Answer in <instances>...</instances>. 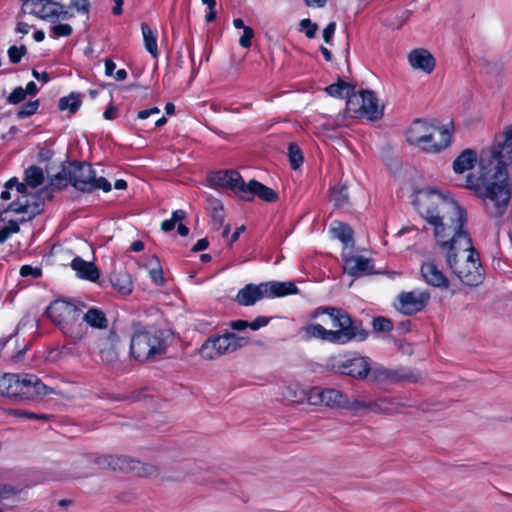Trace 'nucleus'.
I'll use <instances>...</instances> for the list:
<instances>
[{
  "instance_id": "1",
  "label": "nucleus",
  "mask_w": 512,
  "mask_h": 512,
  "mask_svg": "<svg viewBox=\"0 0 512 512\" xmlns=\"http://www.w3.org/2000/svg\"><path fill=\"white\" fill-rule=\"evenodd\" d=\"M512 163V126H508L493 147L482 150L479 156L480 177L469 175L466 187L475 190L483 199L487 214L500 219L512 196L507 166Z\"/></svg>"
},
{
  "instance_id": "2",
  "label": "nucleus",
  "mask_w": 512,
  "mask_h": 512,
  "mask_svg": "<svg viewBox=\"0 0 512 512\" xmlns=\"http://www.w3.org/2000/svg\"><path fill=\"white\" fill-rule=\"evenodd\" d=\"M414 205L419 214L434 227L437 243L463 229L464 210L452 198L434 189L417 192Z\"/></svg>"
},
{
  "instance_id": "3",
  "label": "nucleus",
  "mask_w": 512,
  "mask_h": 512,
  "mask_svg": "<svg viewBox=\"0 0 512 512\" xmlns=\"http://www.w3.org/2000/svg\"><path fill=\"white\" fill-rule=\"evenodd\" d=\"M451 272L470 287L480 285L485 278L478 252L467 231H460L437 243Z\"/></svg>"
},
{
  "instance_id": "4",
  "label": "nucleus",
  "mask_w": 512,
  "mask_h": 512,
  "mask_svg": "<svg viewBox=\"0 0 512 512\" xmlns=\"http://www.w3.org/2000/svg\"><path fill=\"white\" fill-rule=\"evenodd\" d=\"M323 314L329 316L335 330H328L321 324L311 323L303 328L305 339L316 338L333 344H346L352 340L364 341L368 337V332L344 310L335 307H319L314 311L313 317Z\"/></svg>"
},
{
  "instance_id": "5",
  "label": "nucleus",
  "mask_w": 512,
  "mask_h": 512,
  "mask_svg": "<svg viewBox=\"0 0 512 512\" xmlns=\"http://www.w3.org/2000/svg\"><path fill=\"white\" fill-rule=\"evenodd\" d=\"M29 188L26 182L21 183L14 177L5 183V189L0 196L2 200L14 197L5 212L21 215V222L29 221L39 215L44 206V199L40 195L29 192Z\"/></svg>"
},
{
  "instance_id": "6",
  "label": "nucleus",
  "mask_w": 512,
  "mask_h": 512,
  "mask_svg": "<svg viewBox=\"0 0 512 512\" xmlns=\"http://www.w3.org/2000/svg\"><path fill=\"white\" fill-rule=\"evenodd\" d=\"M46 313L65 336L74 340H80L85 336L86 327L82 321V311L76 305L56 300L48 306Z\"/></svg>"
},
{
  "instance_id": "7",
  "label": "nucleus",
  "mask_w": 512,
  "mask_h": 512,
  "mask_svg": "<svg viewBox=\"0 0 512 512\" xmlns=\"http://www.w3.org/2000/svg\"><path fill=\"white\" fill-rule=\"evenodd\" d=\"M44 385L36 375L5 373L0 375V395L31 400L47 394Z\"/></svg>"
},
{
  "instance_id": "8",
  "label": "nucleus",
  "mask_w": 512,
  "mask_h": 512,
  "mask_svg": "<svg viewBox=\"0 0 512 512\" xmlns=\"http://www.w3.org/2000/svg\"><path fill=\"white\" fill-rule=\"evenodd\" d=\"M298 288L291 281H269L256 284H247L240 289L235 301L241 306H252L264 298H277L297 294Z\"/></svg>"
},
{
  "instance_id": "9",
  "label": "nucleus",
  "mask_w": 512,
  "mask_h": 512,
  "mask_svg": "<svg viewBox=\"0 0 512 512\" xmlns=\"http://www.w3.org/2000/svg\"><path fill=\"white\" fill-rule=\"evenodd\" d=\"M64 177H68L69 183L81 192L91 193L101 189L104 192L111 190L110 182L104 177H96L92 166L86 162H73L66 170Z\"/></svg>"
},
{
  "instance_id": "10",
  "label": "nucleus",
  "mask_w": 512,
  "mask_h": 512,
  "mask_svg": "<svg viewBox=\"0 0 512 512\" xmlns=\"http://www.w3.org/2000/svg\"><path fill=\"white\" fill-rule=\"evenodd\" d=\"M130 351L138 361H147L163 355L166 344L161 333L142 331L133 335Z\"/></svg>"
},
{
  "instance_id": "11",
  "label": "nucleus",
  "mask_w": 512,
  "mask_h": 512,
  "mask_svg": "<svg viewBox=\"0 0 512 512\" xmlns=\"http://www.w3.org/2000/svg\"><path fill=\"white\" fill-rule=\"evenodd\" d=\"M96 463L103 468L133 472L142 477H154L160 472V468L156 465L143 463L124 455H106L98 458Z\"/></svg>"
},
{
  "instance_id": "12",
  "label": "nucleus",
  "mask_w": 512,
  "mask_h": 512,
  "mask_svg": "<svg viewBox=\"0 0 512 512\" xmlns=\"http://www.w3.org/2000/svg\"><path fill=\"white\" fill-rule=\"evenodd\" d=\"M24 12L50 23L74 17L64 4L53 0H32L30 7Z\"/></svg>"
},
{
  "instance_id": "13",
  "label": "nucleus",
  "mask_w": 512,
  "mask_h": 512,
  "mask_svg": "<svg viewBox=\"0 0 512 512\" xmlns=\"http://www.w3.org/2000/svg\"><path fill=\"white\" fill-rule=\"evenodd\" d=\"M347 110L360 113L370 120H378L383 115V109L379 107L375 94L370 90H362L353 94L346 102Z\"/></svg>"
},
{
  "instance_id": "14",
  "label": "nucleus",
  "mask_w": 512,
  "mask_h": 512,
  "mask_svg": "<svg viewBox=\"0 0 512 512\" xmlns=\"http://www.w3.org/2000/svg\"><path fill=\"white\" fill-rule=\"evenodd\" d=\"M430 297L431 295L428 290L401 292L397 296L394 307L400 313L411 316L422 311L427 306Z\"/></svg>"
},
{
  "instance_id": "15",
  "label": "nucleus",
  "mask_w": 512,
  "mask_h": 512,
  "mask_svg": "<svg viewBox=\"0 0 512 512\" xmlns=\"http://www.w3.org/2000/svg\"><path fill=\"white\" fill-rule=\"evenodd\" d=\"M209 184L214 188L230 189L237 197H240L244 180L236 170L217 171L209 176Z\"/></svg>"
},
{
  "instance_id": "16",
  "label": "nucleus",
  "mask_w": 512,
  "mask_h": 512,
  "mask_svg": "<svg viewBox=\"0 0 512 512\" xmlns=\"http://www.w3.org/2000/svg\"><path fill=\"white\" fill-rule=\"evenodd\" d=\"M370 370V359L363 356H356L353 358L345 359L339 362L336 366V371L338 373L350 376L358 380L366 379Z\"/></svg>"
},
{
  "instance_id": "17",
  "label": "nucleus",
  "mask_w": 512,
  "mask_h": 512,
  "mask_svg": "<svg viewBox=\"0 0 512 512\" xmlns=\"http://www.w3.org/2000/svg\"><path fill=\"white\" fill-rule=\"evenodd\" d=\"M309 401L314 405L323 404L343 408L344 405H347V395L333 388H313L309 394Z\"/></svg>"
},
{
  "instance_id": "18",
  "label": "nucleus",
  "mask_w": 512,
  "mask_h": 512,
  "mask_svg": "<svg viewBox=\"0 0 512 512\" xmlns=\"http://www.w3.org/2000/svg\"><path fill=\"white\" fill-rule=\"evenodd\" d=\"M204 359H216L224 354L231 353L227 333L208 338L199 350Z\"/></svg>"
},
{
  "instance_id": "19",
  "label": "nucleus",
  "mask_w": 512,
  "mask_h": 512,
  "mask_svg": "<svg viewBox=\"0 0 512 512\" xmlns=\"http://www.w3.org/2000/svg\"><path fill=\"white\" fill-rule=\"evenodd\" d=\"M240 191L239 198L246 201L253 200L255 196L266 202H274L277 199V193L273 189L256 180H250L248 183L244 182Z\"/></svg>"
},
{
  "instance_id": "20",
  "label": "nucleus",
  "mask_w": 512,
  "mask_h": 512,
  "mask_svg": "<svg viewBox=\"0 0 512 512\" xmlns=\"http://www.w3.org/2000/svg\"><path fill=\"white\" fill-rule=\"evenodd\" d=\"M434 125L424 120H415L406 131V139L412 144L422 147L423 143L433 138Z\"/></svg>"
},
{
  "instance_id": "21",
  "label": "nucleus",
  "mask_w": 512,
  "mask_h": 512,
  "mask_svg": "<svg viewBox=\"0 0 512 512\" xmlns=\"http://www.w3.org/2000/svg\"><path fill=\"white\" fill-rule=\"evenodd\" d=\"M452 131L448 127L434 125L433 138L423 143L421 149L429 153H439L451 144Z\"/></svg>"
},
{
  "instance_id": "22",
  "label": "nucleus",
  "mask_w": 512,
  "mask_h": 512,
  "mask_svg": "<svg viewBox=\"0 0 512 512\" xmlns=\"http://www.w3.org/2000/svg\"><path fill=\"white\" fill-rule=\"evenodd\" d=\"M343 269L345 273L354 277H361L374 273V267L371 260L361 255L345 257Z\"/></svg>"
},
{
  "instance_id": "23",
  "label": "nucleus",
  "mask_w": 512,
  "mask_h": 512,
  "mask_svg": "<svg viewBox=\"0 0 512 512\" xmlns=\"http://www.w3.org/2000/svg\"><path fill=\"white\" fill-rule=\"evenodd\" d=\"M421 275L430 286L441 289L449 288L448 278L434 261H427L422 264Z\"/></svg>"
},
{
  "instance_id": "24",
  "label": "nucleus",
  "mask_w": 512,
  "mask_h": 512,
  "mask_svg": "<svg viewBox=\"0 0 512 512\" xmlns=\"http://www.w3.org/2000/svg\"><path fill=\"white\" fill-rule=\"evenodd\" d=\"M408 59L414 69L422 70L428 74L431 73L435 67L434 57L425 49H415L411 51Z\"/></svg>"
},
{
  "instance_id": "25",
  "label": "nucleus",
  "mask_w": 512,
  "mask_h": 512,
  "mask_svg": "<svg viewBox=\"0 0 512 512\" xmlns=\"http://www.w3.org/2000/svg\"><path fill=\"white\" fill-rule=\"evenodd\" d=\"M71 268L76 271L79 278L89 281H96L99 278V271L92 262H87L81 257H75L71 262Z\"/></svg>"
},
{
  "instance_id": "26",
  "label": "nucleus",
  "mask_w": 512,
  "mask_h": 512,
  "mask_svg": "<svg viewBox=\"0 0 512 512\" xmlns=\"http://www.w3.org/2000/svg\"><path fill=\"white\" fill-rule=\"evenodd\" d=\"M477 162V153L472 149H466L453 161L452 167L456 174H462L471 170Z\"/></svg>"
},
{
  "instance_id": "27",
  "label": "nucleus",
  "mask_w": 512,
  "mask_h": 512,
  "mask_svg": "<svg viewBox=\"0 0 512 512\" xmlns=\"http://www.w3.org/2000/svg\"><path fill=\"white\" fill-rule=\"evenodd\" d=\"M81 317L84 323L94 329L107 330L108 328V319L100 309L90 308Z\"/></svg>"
},
{
  "instance_id": "28",
  "label": "nucleus",
  "mask_w": 512,
  "mask_h": 512,
  "mask_svg": "<svg viewBox=\"0 0 512 512\" xmlns=\"http://www.w3.org/2000/svg\"><path fill=\"white\" fill-rule=\"evenodd\" d=\"M384 403L385 401L365 402L358 399L350 400L347 397V405H344L343 408L352 411H358L360 409L367 408L375 412H392L395 410L393 407H384Z\"/></svg>"
},
{
  "instance_id": "29",
  "label": "nucleus",
  "mask_w": 512,
  "mask_h": 512,
  "mask_svg": "<svg viewBox=\"0 0 512 512\" xmlns=\"http://www.w3.org/2000/svg\"><path fill=\"white\" fill-rule=\"evenodd\" d=\"M370 380L375 383H391L398 379V374L394 370L382 366L372 367L369 372Z\"/></svg>"
},
{
  "instance_id": "30",
  "label": "nucleus",
  "mask_w": 512,
  "mask_h": 512,
  "mask_svg": "<svg viewBox=\"0 0 512 512\" xmlns=\"http://www.w3.org/2000/svg\"><path fill=\"white\" fill-rule=\"evenodd\" d=\"M141 30L145 49L152 55L153 58H157L159 55V51L157 46L156 33L146 23L141 24Z\"/></svg>"
},
{
  "instance_id": "31",
  "label": "nucleus",
  "mask_w": 512,
  "mask_h": 512,
  "mask_svg": "<svg viewBox=\"0 0 512 512\" xmlns=\"http://www.w3.org/2000/svg\"><path fill=\"white\" fill-rule=\"evenodd\" d=\"M325 91L328 95L340 99H344L346 97L349 99L353 94H355L354 87L342 80L327 86Z\"/></svg>"
},
{
  "instance_id": "32",
  "label": "nucleus",
  "mask_w": 512,
  "mask_h": 512,
  "mask_svg": "<svg viewBox=\"0 0 512 512\" xmlns=\"http://www.w3.org/2000/svg\"><path fill=\"white\" fill-rule=\"evenodd\" d=\"M111 283L115 289H117L122 294H129L132 291V280L128 273L126 272H114L111 275Z\"/></svg>"
},
{
  "instance_id": "33",
  "label": "nucleus",
  "mask_w": 512,
  "mask_h": 512,
  "mask_svg": "<svg viewBox=\"0 0 512 512\" xmlns=\"http://www.w3.org/2000/svg\"><path fill=\"white\" fill-rule=\"evenodd\" d=\"M24 181L31 188H37L44 182V173L42 168L38 166H30L24 172Z\"/></svg>"
},
{
  "instance_id": "34",
  "label": "nucleus",
  "mask_w": 512,
  "mask_h": 512,
  "mask_svg": "<svg viewBox=\"0 0 512 512\" xmlns=\"http://www.w3.org/2000/svg\"><path fill=\"white\" fill-rule=\"evenodd\" d=\"M331 232L335 238L339 239L344 244H348L353 239L351 227L342 222L334 221L331 224Z\"/></svg>"
},
{
  "instance_id": "35",
  "label": "nucleus",
  "mask_w": 512,
  "mask_h": 512,
  "mask_svg": "<svg viewBox=\"0 0 512 512\" xmlns=\"http://www.w3.org/2000/svg\"><path fill=\"white\" fill-rule=\"evenodd\" d=\"M80 105V95L77 93H71L69 96L60 98L58 107L62 111L68 110L73 114L79 109Z\"/></svg>"
},
{
  "instance_id": "36",
  "label": "nucleus",
  "mask_w": 512,
  "mask_h": 512,
  "mask_svg": "<svg viewBox=\"0 0 512 512\" xmlns=\"http://www.w3.org/2000/svg\"><path fill=\"white\" fill-rule=\"evenodd\" d=\"M148 264L150 266L149 275H150L152 281L156 285L163 284V282H164L163 270L160 265V261H159L158 257L155 255H152L148 260Z\"/></svg>"
},
{
  "instance_id": "37",
  "label": "nucleus",
  "mask_w": 512,
  "mask_h": 512,
  "mask_svg": "<svg viewBox=\"0 0 512 512\" xmlns=\"http://www.w3.org/2000/svg\"><path fill=\"white\" fill-rule=\"evenodd\" d=\"M118 340L119 339L117 333L113 329H111L100 335L97 347L99 351H101L104 348H114L118 343Z\"/></svg>"
},
{
  "instance_id": "38",
  "label": "nucleus",
  "mask_w": 512,
  "mask_h": 512,
  "mask_svg": "<svg viewBox=\"0 0 512 512\" xmlns=\"http://www.w3.org/2000/svg\"><path fill=\"white\" fill-rule=\"evenodd\" d=\"M288 158L292 169H298L303 163V154L301 149L295 143H290L288 147Z\"/></svg>"
},
{
  "instance_id": "39",
  "label": "nucleus",
  "mask_w": 512,
  "mask_h": 512,
  "mask_svg": "<svg viewBox=\"0 0 512 512\" xmlns=\"http://www.w3.org/2000/svg\"><path fill=\"white\" fill-rule=\"evenodd\" d=\"M226 333L228 336L231 353L247 346L250 342V338L248 336H240L234 332L229 331H226Z\"/></svg>"
},
{
  "instance_id": "40",
  "label": "nucleus",
  "mask_w": 512,
  "mask_h": 512,
  "mask_svg": "<svg viewBox=\"0 0 512 512\" xmlns=\"http://www.w3.org/2000/svg\"><path fill=\"white\" fill-rule=\"evenodd\" d=\"M331 197L334 205L338 208H342L348 203V193L344 186L340 188H333Z\"/></svg>"
},
{
  "instance_id": "41",
  "label": "nucleus",
  "mask_w": 512,
  "mask_h": 512,
  "mask_svg": "<svg viewBox=\"0 0 512 512\" xmlns=\"http://www.w3.org/2000/svg\"><path fill=\"white\" fill-rule=\"evenodd\" d=\"M19 223L16 220L8 221L0 229V243H4L12 234L19 232Z\"/></svg>"
},
{
  "instance_id": "42",
  "label": "nucleus",
  "mask_w": 512,
  "mask_h": 512,
  "mask_svg": "<svg viewBox=\"0 0 512 512\" xmlns=\"http://www.w3.org/2000/svg\"><path fill=\"white\" fill-rule=\"evenodd\" d=\"M211 218L216 228L223 225L225 220V212L223 206L219 202H215L211 207Z\"/></svg>"
},
{
  "instance_id": "43",
  "label": "nucleus",
  "mask_w": 512,
  "mask_h": 512,
  "mask_svg": "<svg viewBox=\"0 0 512 512\" xmlns=\"http://www.w3.org/2000/svg\"><path fill=\"white\" fill-rule=\"evenodd\" d=\"M372 327L376 332H390L394 326L390 319L379 316L372 320Z\"/></svg>"
},
{
  "instance_id": "44",
  "label": "nucleus",
  "mask_w": 512,
  "mask_h": 512,
  "mask_svg": "<svg viewBox=\"0 0 512 512\" xmlns=\"http://www.w3.org/2000/svg\"><path fill=\"white\" fill-rule=\"evenodd\" d=\"M205 464L202 461L187 460L181 464V469L187 474H198L205 470Z\"/></svg>"
},
{
  "instance_id": "45",
  "label": "nucleus",
  "mask_w": 512,
  "mask_h": 512,
  "mask_svg": "<svg viewBox=\"0 0 512 512\" xmlns=\"http://www.w3.org/2000/svg\"><path fill=\"white\" fill-rule=\"evenodd\" d=\"M39 107V100L29 101L18 109L16 116L19 119L33 115Z\"/></svg>"
},
{
  "instance_id": "46",
  "label": "nucleus",
  "mask_w": 512,
  "mask_h": 512,
  "mask_svg": "<svg viewBox=\"0 0 512 512\" xmlns=\"http://www.w3.org/2000/svg\"><path fill=\"white\" fill-rule=\"evenodd\" d=\"M50 32L54 38L68 37L73 33V28L70 24L60 23L52 26Z\"/></svg>"
},
{
  "instance_id": "47",
  "label": "nucleus",
  "mask_w": 512,
  "mask_h": 512,
  "mask_svg": "<svg viewBox=\"0 0 512 512\" xmlns=\"http://www.w3.org/2000/svg\"><path fill=\"white\" fill-rule=\"evenodd\" d=\"M27 53V49L24 45L20 47L11 46L8 49L9 60L13 64H17L21 61L22 57Z\"/></svg>"
},
{
  "instance_id": "48",
  "label": "nucleus",
  "mask_w": 512,
  "mask_h": 512,
  "mask_svg": "<svg viewBox=\"0 0 512 512\" xmlns=\"http://www.w3.org/2000/svg\"><path fill=\"white\" fill-rule=\"evenodd\" d=\"M26 91H24V88L22 87H16L11 93L10 95L8 96L7 98V102L9 104H13V105H16V104H19L21 102H23L26 98Z\"/></svg>"
},
{
  "instance_id": "49",
  "label": "nucleus",
  "mask_w": 512,
  "mask_h": 512,
  "mask_svg": "<svg viewBox=\"0 0 512 512\" xmlns=\"http://www.w3.org/2000/svg\"><path fill=\"white\" fill-rule=\"evenodd\" d=\"M68 7L75 9L78 13L88 14L90 2L89 0H71Z\"/></svg>"
},
{
  "instance_id": "50",
  "label": "nucleus",
  "mask_w": 512,
  "mask_h": 512,
  "mask_svg": "<svg viewBox=\"0 0 512 512\" xmlns=\"http://www.w3.org/2000/svg\"><path fill=\"white\" fill-rule=\"evenodd\" d=\"M301 29L305 32V35L308 38H313L316 34V31L318 29L317 24L312 23L310 19H302L300 21Z\"/></svg>"
},
{
  "instance_id": "51",
  "label": "nucleus",
  "mask_w": 512,
  "mask_h": 512,
  "mask_svg": "<svg viewBox=\"0 0 512 512\" xmlns=\"http://www.w3.org/2000/svg\"><path fill=\"white\" fill-rule=\"evenodd\" d=\"M20 275L22 277L31 276L32 278H38L42 275V270L40 267H33L31 265H23L20 268Z\"/></svg>"
},
{
  "instance_id": "52",
  "label": "nucleus",
  "mask_w": 512,
  "mask_h": 512,
  "mask_svg": "<svg viewBox=\"0 0 512 512\" xmlns=\"http://www.w3.org/2000/svg\"><path fill=\"white\" fill-rule=\"evenodd\" d=\"M254 37V31L251 27H244L243 34L239 39V44L243 48H249L251 46V40Z\"/></svg>"
},
{
  "instance_id": "53",
  "label": "nucleus",
  "mask_w": 512,
  "mask_h": 512,
  "mask_svg": "<svg viewBox=\"0 0 512 512\" xmlns=\"http://www.w3.org/2000/svg\"><path fill=\"white\" fill-rule=\"evenodd\" d=\"M100 357L105 363H114L117 360V353L114 348H104L99 351Z\"/></svg>"
},
{
  "instance_id": "54",
  "label": "nucleus",
  "mask_w": 512,
  "mask_h": 512,
  "mask_svg": "<svg viewBox=\"0 0 512 512\" xmlns=\"http://www.w3.org/2000/svg\"><path fill=\"white\" fill-rule=\"evenodd\" d=\"M335 30H336V23L335 22H330L325 27V29L323 30V39H324L325 43L331 44L333 36H334V33H335Z\"/></svg>"
},
{
  "instance_id": "55",
  "label": "nucleus",
  "mask_w": 512,
  "mask_h": 512,
  "mask_svg": "<svg viewBox=\"0 0 512 512\" xmlns=\"http://www.w3.org/2000/svg\"><path fill=\"white\" fill-rule=\"evenodd\" d=\"M269 321L270 318L268 317L258 316L255 320L249 322V328L252 329L253 331H256L261 327H265L266 325H268Z\"/></svg>"
},
{
  "instance_id": "56",
  "label": "nucleus",
  "mask_w": 512,
  "mask_h": 512,
  "mask_svg": "<svg viewBox=\"0 0 512 512\" xmlns=\"http://www.w3.org/2000/svg\"><path fill=\"white\" fill-rule=\"evenodd\" d=\"M378 401H385L383 404L384 407H393L395 408L394 411L391 413H395L399 411V408L403 406V404L400 402L398 398H381Z\"/></svg>"
},
{
  "instance_id": "57",
  "label": "nucleus",
  "mask_w": 512,
  "mask_h": 512,
  "mask_svg": "<svg viewBox=\"0 0 512 512\" xmlns=\"http://www.w3.org/2000/svg\"><path fill=\"white\" fill-rule=\"evenodd\" d=\"M13 414L18 417H25L28 419H46L45 415H39L32 412H25L21 410H15L13 411Z\"/></svg>"
},
{
  "instance_id": "58",
  "label": "nucleus",
  "mask_w": 512,
  "mask_h": 512,
  "mask_svg": "<svg viewBox=\"0 0 512 512\" xmlns=\"http://www.w3.org/2000/svg\"><path fill=\"white\" fill-rule=\"evenodd\" d=\"M230 327L233 330L243 331L249 327V322L246 320H235V321L230 322Z\"/></svg>"
},
{
  "instance_id": "59",
  "label": "nucleus",
  "mask_w": 512,
  "mask_h": 512,
  "mask_svg": "<svg viewBox=\"0 0 512 512\" xmlns=\"http://www.w3.org/2000/svg\"><path fill=\"white\" fill-rule=\"evenodd\" d=\"M160 113V109L157 108V107H153V108H150V109H145V110H141L138 112V118L139 119H147L149 116L153 115V114H159Z\"/></svg>"
},
{
  "instance_id": "60",
  "label": "nucleus",
  "mask_w": 512,
  "mask_h": 512,
  "mask_svg": "<svg viewBox=\"0 0 512 512\" xmlns=\"http://www.w3.org/2000/svg\"><path fill=\"white\" fill-rule=\"evenodd\" d=\"M209 246V241L206 238L199 239L196 244L193 246V252H199L207 249Z\"/></svg>"
},
{
  "instance_id": "61",
  "label": "nucleus",
  "mask_w": 512,
  "mask_h": 512,
  "mask_svg": "<svg viewBox=\"0 0 512 512\" xmlns=\"http://www.w3.org/2000/svg\"><path fill=\"white\" fill-rule=\"evenodd\" d=\"M32 75L38 81H41L43 83H47L50 80V76L47 72H38L37 70L33 69Z\"/></svg>"
},
{
  "instance_id": "62",
  "label": "nucleus",
  "mask_w": 512,
  "mask_h": 512,
  "mask_svg": "<svg viewBox=\"0 0 512 512\" xmlns=\"http://www.w3.org/2000/svg\"><path fill=\"white\" fill-rule=\"evenodd\" d=\"M116 64L112 59H105V74L107 76H113Z\"/></svg>"
},
{
  "instance_id": "63",
  "label": "nucleus",
  "mask_w": 512,
  "mask_h": 512,
  "mask_svg": "<svg viewBox=\"0 0 512 512\" xmlns=\"http://www.w3.org/2000/svg\"><path fill=\"white\" fill-rule=\"evenodd\" d=\"M31 26L25 22H18L16 25V32L21 34H28Z\"/></svg>"
},
{
  "instance_id": "64",
  "label": "nucleus",
  "mask_w": 512,
  "mask_h": 512,
  "mask_svg": "<svg viewBox=\"0 0 512 512\" xmlns=\"http://www.w3.org/2000/svg\"><path fill=\"white\" fill-rule=\"evenodd\" d=\"M186 216V212L184 210H176L172 213V220L176 224L177 222L183 220Z\"/></svg>"
}]
</instances>
